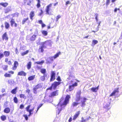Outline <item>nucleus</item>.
Listing matches in <instances>:
<instances>
[{
  "mask_svg": "<svg viewBox=\"0 0 122 122\" xmlns=\"http://www.w3.org/2000/svg\"><path fill=\"white\" fill-rule=\"evenodd\" d=\"M71 97L69 95H67L66 96L65 100L62 103L61 101H60L57 105V109L56 112V114H59L60 113L61 111L62 110V106L65 107L67 104L69 103V99Z\"/></svg>",
  "mask_w": 122,
  "mask_h": 122,
  "instance_id": "nucleus-1",
  "label": "nucleus"
},
{
  "mask_svg": "<svg viewBox=\"0 0 122 122\" xmlns=\"http://www.w3.org/2000/svg\"><path fill=\"white\" fill-rule=\"evenodd\" d=\"M61 83V82H60L54 81L52 84L51 86L47 88L46 90H51L52 88L54 89H55L56 88L57 86L60 85Z\"/></svg>",
  "mask_w": 122,
  "mask_h": 122,
  "instance_id": "nucleus-2",
  "label": "nucleus"
},
{
  "mask_svg": "<svg viewBox=\"0 0 122 122\" xmlns=\"http://www.w3.org/2000/svg\"><path fill=\"white\" fill-rule=\"evenodd\" d=\"M73 81H71L69 83V85L68 86L69 91H71L73 90L75 87L77 86L78 84L76 82H75L73 83Z\"/></svg>",
  "mask_w": 122,
  "mask_h": 122,
  "instance_id": "nucleus-3",
  "label": "nucleus"
},
{
  "mask_svg": "<svg viewBox=\"0 0 122 122\" xmlns=\"http://www.w3.org/2000/svg\"><path fill=\"white\" fill-rule=\"evenodd\" d=\"M42 84L40 83L36 85L33 89V92L35 94H37V90L42 87Z\"/></svg>",
  "mask_w": 122,
  "mask_h": 122,
  "instance_id": "nucleus-4",
  "label": "nucleus"
},
{
  "mask_svg": "<svg viewBox=\"0 0 122 122\" xmlns=\"http://www.w3.org/2000/svg\"><path fill=\"white\" fill-rule=\"evenodd\" d=\"M81 90H79L77 92L76 95L75 101L76 102H78L81 99Z\"/></svg>",
  "mask_w": 122,
  "mask_h": 122,
  "instance_id": "nucleus-5",
  "label": "nucleus"
},
{
  "mask_svg": "<svg viewBox=\"0 0 122 122\" xmlns=\"http://www.w3.org/2000/svg\"><path fill=\"white\" fill-rule=\"evenodd\" d=\"M58 91L59 90H56L55 91L52 92L49 95V97H52L58 95L59 94Z\"/></svg>",
  "mask_w": 122,
  "mask_h": 122,
  "instance_id": "nucleus-6",
  "label": "nucleus"
},
{
  "mask_svg": "<svg viewBox=\"0 0 122 122\" xmlns=\"http://www.w3.org/2000/svg\"><path fill=\"white\" fill-rule=\"evenodd\" d=\"M52 5V4H50L47 6L46 12L48 14H51V12L50 11L51 9Z\"/></svg>",
  "mask_w": 122,
  "mask_h": 122,
  "instance_id": "nucleus-7",
  "label": "nucleus"
},
{
  "mask_svg": "<svg viewBox=\"0 0 122 122\" xmlns=\"http://www.w3.org/2000/svg\"><path fill=\"white\" fill-rule=\"evenodd\" d=\"M118 89V88H117L116 89H115L110 94L109 96L110 97L115 96L117 93H118L119 92Z\"/></svg>",
  "mask_w": 122,
  "mask_h": 122,
  "instance_id": "nucleus-8",
  "label": "nucleus"
},
{
  "mask_svg": "<svg viewBox=\"0 0 122 122\" xmlns=\"http://www.w3.org/2000/svg\"><path fill=\"white\" fill-rule=\"evenodd\" d=\"M46 42V41H45L44 42H42L41 43V44L42 45V46H40L39 47V52H43L44 51L43 48L44 47V45Z\"/></svg>",
  "mask_w": 122,
  "mask_h": 122,
  "instance_id": "nucleus-9",
  "label": "nucleus"
},
{
  "mask_svg": "<svg viewBox=\"0 0 122 122\" xmlns=\"http://www.w3.org/2000/svg\"><path fill=\"white\" fill-rule=\"evenodd\" d=\"M80 114V111L77 112L74 115L73 120L74 121L78 117Z\"/></svg>",
  "mask_w": 122,
  "mask_h": 122,
  "instance_id": "nucleus-10",
  "label": "nucleus"
},
{
  "mask_svg": "<svg viewBox=\"0 0 122 122\" xmlns=\"http://www.w3.org/2000/svg\"><path fill=\"white\" fill-rule=\"evenodd\" d=\"M87 99L84 97L83 98V100L81 101V107H83L86 105L85 102L86 100H87Z\"/></svg>",
  "mask_w": 122,
  "mask_h": 122,
  "instance_id": "nucleus-11",
  "label": "nucleus"
},
{
  "mask_svg": "<svg viewBox=\"0 0 122 122\" xmlns=\"http://www.w3.org/2000/svg\"><path fill=\"white\" fill-rule=\"evenodd\" d=\"M30 106L31 105H29L26 108V111L29 113V114L28 115L29 117H30L31 114H33V113H32L31 112L29 111V109H30Z\"/></svg>",
  "mask_w": 122,
  "mask_h": 122,
  "instance_id": "nucleus-12",
  "label": "nucleus"
},
{
  "mask_svg": "<svg viewBox=\"0 0 122 122\" xmlns=\"http://www.w3.org/2000/svg\"><path fill=\"white\" fill-rule=\"evenodd\" d=\"M2 38L3 40H5L6 41L8 40V38L6 32H5L2 36Z\"/></svg>",
  "mask_w": 122,
  "mask_h": 122,
  "instance_id": "nucleus-13",
  "label": "nucleus"
},
{
  "mask_svg": "<svg viewBox=\"0 0 122 122\" xmlns=\"http://www.w3.org/2000/svg\"><path fill=\"white\" fill-rule=\"evenodd\" d=\"M18 64V63L17 61H15L14 62V66L12 67V69L14 70H15L17 68Z\"/></svg>",
  "mask_w": 122,
  "mask_h": 122,
  "instance_id": "nucleus-14",
  "label": "nucleus"
},
{
  "mask_svg": "<svg viewBox=\"0 0 122 122\" xmlns=\"http://www.w3.org/2000/svg\"><path fill=\"white\" fill-rule=\"evenodd\" d=\"M99 86H98L97 87H92L91 89V91L94 92H97L99 89Z\"/></svg>",
  "mask_w": 122,
  "mask_h": 122,
  "instance_id": "nucleus-15",
  "label": "nucleus"
},
{
  "mask_svg": "<svg viewBox=\"0 0 122 122\" xmlns=\"http://www.w3.org/2000/svg\"><path fill=\"white\" fill-rule=\"evenodd\" d=\"M110 104L109 103L104 105L103 107V108L105 109L107 111L110 108Z\"/></svg>",
  "mask_w": 122,
  "mask_h": 122,
  "instance_id": "nucleus-16",
  "label": "nucleus"
},
{
  "mask_svg": "<svg viewBox=\"0 0 122 122\" xmlns=\"http://www.w3.org/2000/svg\"><path fill=\"white\" fill-rule=\"evenodd\" d=\"M18 89V87H16L14 89H12L11 91V92L13 94H15L17 92V90Z\"/></svg>",
  "mask_w": 122,
  "mask_h": 122,
  "instance_id": "nucleus-17",
  "label": "nucleus"
},
{
  "mask_svg": "<svg viewBox=\"0 0 122 122\" xmlns=\"http://www.w3.org/2000/svg\"><path fill=\"white\" fill-rule=\"evenodd\" d=\"M91 118V117L90 116H89L86 119H84L83 117H82L81 118V120L80 122H86V121L89 120Z\"/></svg>",
  "mask_w": 122,
  "mask_h": 122,
  "instance_id": "nucleus-18",
  "label": "nucleus"
},
{
  "mask_svg": "<svg viewBox=\"0 0 122 122\" xmlns=\"http://www.w3.org/2000/svg\"><path fill=\"white\" fill-rule=\"evenodd\" d=\"M26 75V73L23 71H20L19 72H18V75L23 76H25Z\"/></svg>",
  "mask_w": 122,
  "mask_h": 122,
  "instance_id": "nucleus-19",
  "label": "nucleus"
},
{
  "mask_svg": "<svg viewBox=\"0 0 122 122\" xmlns=\"http://www.w3.org/2000/svg\"><path fill=\"white\" fill-rule=\"evenodd\" d=\"M4 111L5 113H9L10 111V109L9 107L6 108L4 109Z\"/></svg>",
  "mask_w": 122,
  "mask_h": 122,
  "instance_id": "nucleus-20",
  "label": "nucleus"
},
{
  "mask_svg": "<svg viewBox=\"0 0 122 122\" xmlns=\"http://www.w3.org/2000/svg\"><path fill=\"white\" fill-rule=\"evenodd\" d=\"M61 52L59 51L53 57L54 59H55L57 57H58L59 56V55L61 54Z\"/></svg>",
  "mask_w": 122,
  "mask_h": 122,
  "instance_id": "nucleus-21",
  "label": "nucleus"
},
{
  "mask_svg": "<svg viewBox=\"0 0 122 122\" xmlns=\"http://www.w3.org/2000/svg\"><path fill=\"white\" fill-rule=\"evenodd\" d=\"M10 52L9 51H5L4 52V55L6 57H8L10 55Z\"/></svg>",
  "mask_w": 122,
  "mask_h": 122,
  "instance_id": "nucleus-22",
  "label": "nucleus"
},
{
  "mask_svg": "<svg viewBox=\"0 0 122 122\" xmlns=\"http://www.w3.org/2000/svg\"><path fill=\"white\" fill-rule=\"evenodd\" d=\"M5 25L6 29H8L10 27L9 24L7 22H5Z\"/></svg>",
  "mask_w": 122,
  "mask_h": 122,
  "instance_id": "nucleus-23",
  "label": "nucleus"
},
{
  "mask_svg": "<svg viewBox=\"0 0 122 122\" xmlns=\"http://www.w3.org/2000/svg\"><path fill=\"white\" fill-rule=\"evenodd\" d=\"M30 18L32 20L33 19V17L34 15V11H31L30 14Z\"/></svg>",
  "mask_w": 122,
  "mask_h": 122,
  "instance_id": "nucleus-24",
  "label": "nucleus"
},
{
  "mask_svg": "<svg viewBox=\"0 0 122 122\" xmlns=\"http://www.w3.org/2000/svg\"><path fill=\"white\" fill-rule=\"evenodd\" d=\"M35 77V75L30 76L28 77V79L29 81L32 80L34 79Z\"/></svg>",
  "mask_w": 122,
  "mask_h": 122,
  "instance_id": "nucleus-25",
  "label": "nucleus"
},
{
  "mask_svg": "<svg viewBox=\"0 0 122 122\" xmlns=\"http://www.w3.org/2000/svg\"><path fill=\"white\" fill-rule=\"evenodd\" d=\"M51 77H55L56 73L54 71H52L51 72Z\"/></svg>",
  "mask_w": 122,
  "mask_h": 122,
  "instance_id": "nucleus-26",
  "label": "nucleus"
},
{
  "mask_svg": "<svg viewBox=\"0 0 122 122\" xmlns=\"http://www.w3.org/2000/svg\"><path fill=\"white\" fill-rule=\"evenodd\" d=\"M14 81L12 80H9L8 81V83L11 85L14 84Z\"/></svg>",
  "mask_w": 122,
  "mask_h": 122,
  "instance_id": "nucleus-27",
  "label": "nucleus"
},
{
  "mask_svg": "<svg viewBox=\"0 0 122 122\" xmlns=\"http://www.w3.org/2000/svg\"><path fill=\"white\" fill-rule=\"evenodd\" d=\"M8 5V4L6 2L5 3H0V5L4 7H6Z\"/></svg>",
  "mask_w": 122,
  "mask_h": 122,
  "instance_id": "nucleus-28",
  "label": "nucleus"
},
{
  "mask_svg": "<svg viewBox=\"0 0 122 122\" xmlns=\"http://www.w3.org/2000/svg\"><path fill=\"white\" fill-rule=\"evenodd\" d=\"M27 66L28 69L29 70L31 66V62L30 61L28 63Z\"/></svg>",
  "mask_w": 122,
  "mask_h": 122,
  "instance_id": "nucleus-29",
  "label": "nucleus"
},
{
  "mask_svg": "<svg viewBox=\"0 0 122 122\" xmlns=\"http://www.w3.org/2000/svg\"><path fill=\"white\" fill-rule=\"evenodd\" d=\"M79 103L77 102H73L72 104V106L73 107L76 106Z\"/></svg>",
  "mask_w": 122,
  "mask_h": 122,
  "instance_id": "nucleus-30",
  "label": "nucleus"
},
{
  "mask_svg": "<svg viewBox=\"0 0 122 122\" xmlns=\"http://www.w3.org/2000/svg\"><path fill=\"white\" fill-rule=\"evenodd\" d=\"M10 22L11 24V26L12 27L13 26V24H14L15 23L14 20V19L12 18L10 21Z\"/></svg>",
  "mask_w": 122,
  "mask_h": 122,
  "instance_id": "nucleus-31",
  "label": "nucleus"
},
{
  "mask_svg": "<svg viewBox=\"0 0 122 122\" xmlns=\"http://www.w3.org/2000/svg\"><path fill=\"white\" fill-rule=\"evenodd\" d=\"M44 62V61L42 60L41 61H37L35 62V63L39 64L41 65Z\"/></svg>",
  "mask_w": 122,
  "mask_h": 122,
  "instance_id": "nucleus-32",
  "label": "nucleus"
},
{
  "mask_svg": "<svg viewBox=\"0 0 122 122\" xmlns=\"http://www.w3.org/2000/svg\"><path fill=\"white\" fill-rule=\"evenodd\" d=\"M1 118L3 121H5L6 119V117L5 115H2L1 117Z\"/></svg>",
  "mask_w": 122,
  "mask_h": 122,
  "instance_id": "nucleus-33",
  "label": "nucleus"
},
{
  "mask_svg": "<svg viewBox=\"0 0 122 122\" xmlns=\"http://www.w3.org/2000/svg\"><path fill=\"white\" fill-rule=\"evenodd\" d=\"M36 36L35 35H33L30 38V40L31 41H34L36 37Z\"/></svg>",
  "mask_w": 122,
  "mask_h": 122,
  "instance_id": "nucleus-34",
  "label": "nucleus"
},
{
  "mask_svg": "<svg viewBox=\"0 0 122 122\" xmlns=\"http://www.w3.org/2000/svg\"><path fill=\"white\" fill-rule=\"evenodd\" d=\"M4 76L5 77H10L11 76V75L10 74L6 73L5 74Z\"/></svg>",
  "mask_w": 122,
  "mask_h": 122,
  "instance_id": "nucleus-35",
  "label": "nucleus"
},
{
  "mask_svg": "<svg viewBox=\"0 0 122 122\" xmlns=\"http://www.w3.org/2000/svg\"><path fill=\"white\" fill-rule=\"evenodd\" d=\"M20 98H23L24 99L26 98V97L23 94H21L20 95Z\"/></svg>",
  "mask_w": 122,
  "mask_h": 122,
  "instance_id": "nucleus-36",
  "label": "nucleus"
},
{
  "mask_svg": "<svg viewBox=\"0 0 122 122\" xmlns=\"http://www.w3.org/2000/svg\"><path fill=\"white\" fill-rule=\"evenodd\" d=\"M41 73L45 74L46 72V70L45 69H41Z\"/></svg>",
  "mask_w": 122,
  "mask_h": 122,
  "instance_id": "nucleus-37",
  "label": "nucleus"
},
{
  "mask_svg": "<svg viewBox=\"0 0 122 122\" xmlns=\"http://www.w3.org/2000/svg\"><path fill=\"white\" fill-rule=\"evenodd\" d=\"M13 100L14 102L15 103H17L18 102V100L16 97H14Z\"/></svg>",
  "mask_w": 122,
  "mask_h": 122,
  "instance_id": "nucleus-38",
  "label": "nucleus"
},
{
  "mask_svg": "<svg viewBox=\"0 0 122 122\" xmlns=\"http://www.w3.org/2000/svg\"><path fill=\"white\" fill-rule=\"evenodd\" d=\"M37 8H39L41 6L40 2V0H37Z\"/></svg>",
  "mask_w": 122,
  "mask_h": 122,
  "instance_id": "nucleus-39",
  "label": "nucleus"
},
{
  "mask_svg": "<svg viewBox=\"0 0 122 122\" xmlns=\"http://www.w3.org/2000/svg\"><path fill=\"white\" fill-rule=\"evenodd\" d=\"M29 50H27L26 51H25L23 53H22L21 55L22 56H24V55H26L29 52Z\"/></svg>",
  "mask_w": 122,
  "mask_h": 122,
  "instance_id": "nucleus-40",
  "label": "nucleus"
},
{
  "mask_svg": "<svg viewBox=\"0 0 122 122\" xmlns=\"http://www.w3.org/2000/svg\"><path fill=\"white\" fill-rule=\"evenodd\" d=\"M28 18L27 17L26 18H24L22 20V23L23 24H24L25 23V22L28 20Z\"/></svg>",
  "mask_w": 122,
  "mask_h": 122,
  "instance_id": "nucleus-41",
  "label": "nucleus"
},
{
  "mask_svg": "<svg viewBox=\"0 0 122 122\" xmlns=\"http://www.w3.org/2000/svg\"><path fill=\"white\" fill-rule=\"evenodd\" d=\"M110 3V0H106V6H107L109 5Z\"/></svg>",
  "mask_w": 122,
  "mask_h": 122,
  "instance_id": "nucleus-42",
  "label": "nucleus"
},
{
  "mask_svg": "<svg viewBox=\"0 0 122 122\" xmlns=\"http://www.w3.org/2000/svg\"><path fill=\"white\" fill-rule=\"evenodd\" d=\"M4 56V54L0 51V59L2 58Z\"/></svg>",
  "mask_w": 122,
  "mask_h": 122,
  "instance_id": "nucleus-43",
  "label": "nucleus"
},
{
  "mask_svg": "<svg viewBox=\"0 0 122 122\" xmlns=\"http://www.w3.org/2000/svg\"><path fill=\"white\" fill-rule=\"evenodd\" d=\"M61 16L60 15H57L56 17V21H58V20L60 18H61Z\"/></svg>",
  "mask_w": 122,
  "mask_h": 122,
  "instance_id": "nucleus-44",
  "label": "nucleus"
},
{
  "mask_svg": "<svg viewBox=\"0 0 122 122\" xmlns=\"http://www.w3.org/2000/svg\"><path fill=\"white\" fill-rule=\"evenodd\" d=\"M56 79L57 81H59V82L61 81V79L60 77L59 76H58Z\"/></svg>",
  "mask_w": 122,
  "mask_h": 122,
  "instance_id": "nucleus-45",
  "label": "nucleus"
},
{
  "mask_svg": "<svg viewBox=\"0 0 122 122\" xmlns=\"http://www.w3.org/2000/svg\"><path fill=\"white\" fill-rule=\"evenodd\" d=\"M23 116L25 117V120H27L28 119V117L27 115H24Z\"/></svg>",
  "mask_w": 122,
  "mask_h": 122,
  "instance_id": "nucleus-46",
  "label": "nucleus"
},
{
  "mask_svg": "<svg viewBox=\"0 0 122 122\" xmlns=\"http://www.w3.org/2000/svg\"><path fill=\"white\" fill-rule=\"evenodd\" d=\"M42 105L43 104H41L37 108V110L36 112H37L38 111L39 108L42 106Z\"/></svg>",
  "mask_w": 122,
  "mask_h": 122,
  "instance_id": "nucleus-47",
  "label": "nucleus"
},
{
  "mask_svg": "<svg viewBox=\"0 0 122 122\" xmlns=\"http://www.w3.org/2000/svg\"><path fill=\"white\" fill-rule=\"evenodd\" d=\"M7 67L8 66L7 65L3 67V69L5 70H7Z\"/></svg>",
  "mask_w": 122,
  "mask_h": 122,
  "instance_id": "nucleus-48",
  "label": "nucleus"
},
{
  "mask_svg": "<svg viewBox=\"0 0 122 122\" xmlns=\"http://www.w3.org/2000/svg\"><path fill=\"white\" fill-rule=\"evenodd\" d=\"M30 91V90L28 89H27L25 91L28 94H29Z\"/></svg>",
  "mask_w": 122,
  "mask_h": 122,
  "instance_id": "nucleus-49",
  "label": "nucleus"
},
{
  "mask_svg": "<svg viewBox=\"0 0 122 122\" xmlns=\"http://www.w3.org/2000/svg\"><path fill=\"white\" fill-rule=\"evenodd\" d=\"M93 42L94 44H97L98 42V41L96 40H93Z\"/></svg>",
  "mask_w": 122,
  "mask_h": 122,
  "instance_id": "nucleus-50",
  "label": "nucleus"
},
{
  "mask_svg": "<svg viewBox=\"0 0 122 122\" xmlns=\"http://www.w3.org/2000/svg\"><path fill=\"white\" fill-rule=\"evenodd\" d=\"M95 15H96L95 19H96V21H97L98 20L97 19V17L98 15V14H95Z\"/></svg>",
  "mask_w": 122,
  "mask_h": 122,
  "instance_id": "nucleus-51",
  "label": "nucleus"
},
{
  "mask_svg": "<svg viewBox=\"0 0 122 122\" xmlns=\"http://www.w3.org/2000/svg\"><path fill=\"white\" fill-rule=\"evenodd\" d=\"M45 76L44 75L43 76H42L41 78V79L42 81H43L45 80Z\"/></svg>",
  "mask_w": 122,
  "mask_h": 122,
  "instance_id": "nucleus-52",
  "label": "nucleus"
},
{
  "mask_svg": "<svg viewBox=\"0 0 122 122\" xmlns=\"http://www.w3.org/2000/svg\"><path fill=\"white\" fill-rule=\"evenodd\" d=\"M42 33L43 34L44 36H46V31L45 30H43L42 31Z\"/></svg>",
  "mask_w": 122,
  "mask_h": 122,
  "instance_id": "nucleus-53",
  "label": "nucleus"
},
{
  "mask_svg": "<svg viewBox=\"0 0 122 122\" xmlns=\"http://www.w3.org/2000/svg\"><path fill=\"white\" fill-rule=\"evenodd\" d=\"M70 3L71 2L69 1H67L66 2L65 5H67L68 4H70Z\"/></svg>",
  "mask_w": 122,
  "mask_h": 122,
  "instance_id": "nucleus-54",
  "label": "nucleus"
},
{
  "mask_svg": "<svg viewBox=\"0 0 122 122\" xmlns=\"http://www.w3.org/2000/svg\"><path fill=\"white\" fill-rule=\"evenodd\" d=\"M24 105L22 104H21L20 105V109H22L24 108Z\"/></svg>",
  "mask_w": 122,
  "mask_h": 122,
  "instance_id": "nucleus-55",
  "label": "nucleus"
},
{
  "mask_svg": "<svg viewBox=\"0 0 122 122\" xmlns=\"http://www.w3.org/2000/svg\"><path fill=\"white\" fill-rule=\"evenodd\" d=\"M55 79V77H51L50 81H53Z\"/></svg>",
  "mask_w": 122,
  "mask_h": 122,
  "instance_id": "nucleus-56",
  "label": "nucleus"
},
{
  "mask_svg": "<svg viewBox=\"0 0 122 122\" xmlns=\"http://www.w3.org/2000/svg\"><path fill=\"white\" fill-rule=\"evenodd\" d=\"M43 11L42 10H41V12L38 15H39L41 16L42 15V14H43Z\"/></svg>",
  "mask_w": 122,
  "mask_h": 122,
  "instance_id": "nucleus-57",
  "label": "nucleus"
},
{
  "mask_svg": "<svg viewBox=\"0 0 122 122\" xmlns=\"http://www.w3.org/2000/svg\"><path fill=\"white\" fill-rule=\"evenodd\" d=\"M119 8H118V9H117L116 8H115L114 10V11L115 12H116L117 10H119Z\"/></svg>",
  "mask_w": 122,
  "mask_h": 122,
  "instance_id": "nucleus-58",
  "label": "nucleus"
},
{
  "mask_svg": "<svg viewBox=\"0 0 122 122\" xmlns=\"http://www.w3.org/2000/svg\"><path fill=\"white\" fill-rule=\"evenodd\" d=\"M15 52L17 54H19V52L17 48H16L15 49Z\"/></svg>",
  "mask_w": 122,
  "mask_h": 122,
  "instance_id": "nucleus-59",
  "label": "nucleus"
},
{
  "mask_svg": "<svg viewBox=\"0 0 122 122\" xmlns=\"http://www.w3.org/2000/svg\"><path fill=\"white\" fill-rule=\"evenodd\" d=\"M72 119L71 117H70L69 119L68 120V121L69 122H71L72 121Z\"/></svg>",
  "mask_w": 122,
  "mask_h": 122,
  "instance_id": "nucleus-60",
  "label": "nucleus"
},
{
  "mask_svg": "<svg viewBox=\"0 0 122 122\" xmlns=\"http://www.w3.org/2000/svg\"><path fill=\"white\" fill-rule=\"evenodd\" d=\"M35 109V107H33V108L32 109H29V111L32 112Z\"/></svg>",
  "mask_w": 122,
  "mask_h": 122,
  "instance_id": "nucleus-61",
  "label": "nucleus"
},
{
  "mask_svg": "<svg viewBox=\"0 0 122 122\" xmlns=\"http://www.w3.org/2000/svg\"><path fill=\"white\" fill-rule=\"evenodd\" d=\"M29 0V3H27V4L28 5H30V4L31 2V0Z\"/></svg>",
  "mask_w": 122,
  "mask_h": 122,
  "instance_id": "nucleus-62",
  "label": "nucleus"
},
{
  "mask_svg": "<svg viewBox=\"0 0 122 122\" xmlns=\"http://www.w3.org/2000/svg\"><path fill=\"white\" fill-rule=\"evenodd\" d=\"M38 22H39V23L41 24L43 23L42 21L41 20H39L38 21Z\"/></svg>",
  "mask_w": 122,
  "mask_h": 122,
  "instance_id": "nucleus-63",
  "label": "nucleus"
},
{
  "mask_svg": "<svg viewBox=\"0 0 122 122\" xmlns=\"http://www.w3.org/2000/svg\"><path fill=\"white\" fill-rule=\"evenodd\" d=\"M36 66L37 68L38 69H40L42 66L41 65L40 66L38 65H37Z\"/></svg>",
  "mask_w": 122,
  "mask_h": 122,
  "instance_id": "nucleus-64",
  "label": "nucleus"
}]
</instances>
